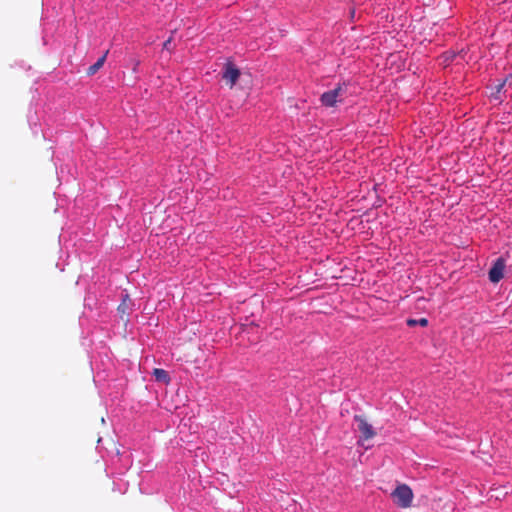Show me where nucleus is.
<instances>
[{
	"label": "nucleus",
	"instance_id": "nucleus-1",
	"mask_svg": "<svg viewBox=\"0 0 512 512\" xmlns=\"http://www.w3.org/2000/svg\"><path fill=\"white\" fill-rule=\"evenodd\" d=\"M391 497L398 507L408 508L412 504L414 495L412 489L408 485L400 484L391 493Z\"/></svg>",
	"mask_w": 512,
	"mask_h": 512
},
{
	"label": "nucleus",
	"instance_id": "nucleus-2",
	"mask_svg": "<svg viewBox=\"0 0 512 512\" xmlns=\"http://www.w3.org/2000/svg\"><path fill=\"white\" fill-rule=\"evenodd\" d=\"M346 90L345 84H337L332 90L322 93V106L334 107L337 103L343 102Z\"/></svg>",
	"mask_w": 512,
	"mask_h": 512
},
{
	"label": "nucleus",
	"instance_id": "nucleus-3",
	"mask_svg": "<svg viewBox=\"0 0 512 512\" xmlns=\"http://www.w3.org/2000/svg\"><path fill=\"white\" fill-rule=\"evenodd\" d=\"M355 422L357 423V428L359 432L361 433V437L358 440V444L363 446L364 441L372 439L376 432L371 424H369L364 417L356 415L354 417Z\"/></svg>",
	"mask_w": 512,
	"mask_h": 512
},
{
	"label": "nucleus",
	"instance_id": "nucleus-4",
	"mask_svg": "<svg viewBox=\"0 0 512 512\" xmlns=\"http://www.w3.org/2000/svg\"><path fill=\"white\" fill-rule=\"evenodd\" d=\"M240 75H241L240 70L237 68V66L232 61H227L224 64L223 71H222V79L226 82V84L230 88L234 87V85L238 81Z\"/></svg>",
	"mask_w": 512,
	"mask_h": 512
},
{
	"label": "nucleus",
	"instance_id": "nucleus-5",
	"mask_svg": "<svg viewBox=\"0 0 512 512\" xmlns=\"http://www.w3.org/2000/svg\"><path fill=\"white\" fill-rule=\"evenodd\" d=\"M505 268H506L505 259L503 257L497 258L489 270V273H488L489 280L492 283L500 282L504 277Z\"/></svg>",
	"mask_w": 512,
	"mask_h": 512
},
{
	"label": "nucleus",
	"instance_id": "nucleus-6",
	"mask_svg": "<svg viewBox=\"0 0 512 512\" xmlns=\"http://www.w3.org/2000/svg\"><path fill=\"white\" fill-rule=\"evenodd\" d=\"M152 375L157 382L168 384L170 382V376L168 372L161 368H155Z\"/></svg>",
	"mask_w": 512,
	"mask_h": 512
},
{
	"label": "nucleus",
	"instance_id": "nucleus-7",
	"mask_svg": "<svg viewBox=\"0 0 512 512\" xmlns=\"http://www.w3.org/2000/svg\"><path fill=\"white\" fill-rule=\"evenodd\" d=\"M108 51H106L93 65L87 69V75H94L105 63Z\"/></svg>",
	"mask_w": 512,
	"mask_h": 512
},
{
	"label": "nucleus",
	"instance_id": "nucleus-8",
	"mask_svg": "<svg viewBox=\"0 0 512 512\" xmlns=\"http://www.w3.org/2000/svg\"><path fill=\"white\" fill-rule=\"evenodd\" d=\"M406 323L409 327H414L416 325L426 327L428 325V320L426 318H420V319L410 318L406 321Z\"/></svg>",
	"mask_w": 512,
	"mask_h": 512
},
{
	"label": "nucleus",
	"instance_id": "nucleus-9",
	"mask_svg": "<svg viewBox=\"0 0 512 512\" xmlns=\"http://www.w3.org/2000/svg\"><path fill=\"white\" fill-rule=\"evenodd\" d=\"M171 42H172V37L168 38V39L163 43V49L171 50Z\"/></svg>",
	"mask_w": 512,
	"mask_h": 512
},
{
	"label": "nucleus",
	"instance_id": "nucleus-10",
	"mask_svg": "<svg viewBox=\"0 0 512 512\" xmlns=\"http://www.w3.org/2000/svg\"><path fill=\"white\" fill-rule=\"evenodd\" d=\"M131 63H132V66H133V71L135 72L137 70L138 66L140 65V61L137 60V59H132Z\"/></svg>",
	"mask_w": 512,
	"mask_h": 512
},
{
	"label": "nucleus",
	"instance_id": "nucleus-11",
	"mask_svg": "<svg viewBox=\"0 0 512 512\" xmlns=\"http://www.w3.org/2000/svg\"><path fill=\"white\" fill-rule=\"evenodd\" d=\"M505 84H506V80H505V81H503L502 83H499V84L497 85L496 89H497V92H498V93L503 89V87L505 86Z\"/></svg>",
	"mask_w": 512,
	"mask_h": 512
}]
</instances>
